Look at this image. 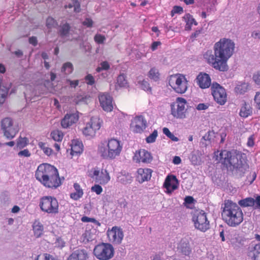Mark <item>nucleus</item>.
Segmentation results:
<instances>
[{
  "instance_id": "f257e3e1",
  "label": "nucleus",
  "mask_w": 260,
  "mask_h": 260,
  "mask_svg": "<svg viewBox=\"0 0 260 260\" xmlns=\"http://www.w3.org/2000/svg\"><path fill=\"white\" fill-rule=\"evenodd\" d=\"M235 46L232 40L220 39L214 45V54L211 51H207L204 55V58L215 69L221 72L227 71L229 69L227 61L233 54Z\"/></svg>"
},
{
  "instance_id": "f03ea898",
  "label": "nucleus",
  "mask_w": 260,
  "mask_h": 260,
  "mask_svg": "<svg viewBox=\"0 0 260 260\" xmlns=\"http://www.w3.org/2000/svg\"><path fill=\"white\" fill-rule=\"evenodd\" d=\"M35 177L47 188L56 189L61 184L58 170L49 164H40L36 171Z\"/></svg>"
},
{
  "instance_id": "7ed1b4c3",
  "label": "nucleus",
  "mask_w": 260,
  "mask_h": 260,
  "mask_svg": "<svg viewBox=\"0 0 260 260\" xmlns=\"http://www.w3.org/2000/svg\"><path fill=\"white\" fill-rule=\"evenodd\" d=\"M241 153L237 151H230L227 150H221L219 156L217 155L218 159L226 167H233V170L242 177L248 169V165L246 162L241 160Z\"/></svg>"
},
{
  "instance_id": "20e7f679",
  "label": "nucleus",
  "mask_w": 260,
  "mask_h": 260,
  "mask_svg": "<svg viewBox=\"0 0 260 260\" xmlns=\"http://www.w3.org/2000/svg\"><path fill=\"white\" fill-rule=\"evenodd\" d=\"M221 217L230 227H237L243 221L244 214L241 207L231 200H225L222 204Z\"/></svg>"
},
{
  "instance_id": "39448f33",
  "label": "nucleus",
  "mask_w": 260,
  "mask_h": 260,
  "mask_svg": "<svg viewBox=\"0 0 260 260\" xmlns=\"http://www.w3.org/2000/svg\"><path fill=\"white\" fill-rule=\"evenodd\" d=\"M122 145L114 138L101 143L98 146V152L105 159H114L119 156L122 151Z\"/></svg>"
},
{
  "instance_id": "423d86ee",
  "label": "nucleus",
  "mask_w": 260,
  "mask_h": 260,
  "mask_svg": "<svg viewBox=\"0 0 260 260\" xmlns=\"http://www.w3.org/2000/svg\"><path fill=\"white\" fill-rule=\"evenodd\" d=\"M169 85L177 93H185L188 88V81L185 76L181 74H176L170 76Z\"/></svg>"
},
{
  "instance_id": "0eeeda50",
  "label": "nucleus",
  "mask_w": 260,
  "mask_h": 260,
  "mask_svg": "<svg viewBox=\"0 0 260 260\" xmlns=\"http://www.w3.org/2000/svg\"><path fill=\"white\" fill-rule=\"evenodd\" d=\"M41 210L49 214H56L59 212V204L57 199L52 196H43L40 199Z\"/></svg>"
},
{
  "instance_id": "6e6552de",
  "label": "nucleus",
  "mask_w": 260,
  "mask_h": 260,
  "mask_svg": "<svg viewBox=\"0 0 260 260\" xmlns=\"http://www.w3.org/2000/svg\"><path fill=\"white\" fill-rule=\"evenodd\" d=\"M1 126L4 136L8 139L14 138L19 131L18 123L10 117L3 119L1 122Z\"/></svg>"
},
{
  "instance_id": "1a4fd4ad",
  "label": "nucleus",
  "mask_w": 260,
  "mask_h": 260,
  "mask_svg": "<svg viewBox=\"0 0 260 260\" xmlns=\"http://www.w3.org/2000/svg\"><path fill=\"white\" fill-rule=\"evenodd\" d=\"M114 250L109 243L98 244L93 249V254L100 260H109L114 256Z\"/></svg>"
},
{
  "instance_id": "9d476101",
  "label": "nucleus",
  "mask_w": 260,
  "mask_h": 260,
  "mask_svg": "<svg viewBox=\"0 0 260 260\" xmlns=\"http://www.w3.org/2000/svg\"><path fill=\"white\" fill-rule=\"evenodd\" d=\"M196 229L205 232L210 228L209 221L208 220L206 213L203 211H196L192 217Z\"/></svg>"
},
{
  "instance_id": "9b49d317",
  "label": "nucleus",
  "mask_w": 260,
  "mask_h": 260,
  "mask_svg": "<svg viewBox=\"0 0 260 260\" xmlns=\"http://www.w3.org/2000/svg\"><path fill=\"white\" fill-rule=\"evenodd\" d=\"M186 100L183 98H177L176 102L171 104V114L177 118L183 119L186 117Z\"/></svg>"
},
{
  "instance_id": "f8f14e48",
  "label": "nucleus",
  "mask_w": 260,
  "mask_h": 260,
  "mask_svg": "<svg viewBox=\"0 0 260 260\" xmlns=\"http://www.w3.org/2000/svg\"><path fill=\"white\" fill-rule=\"evenodd\" d=\"M211 94L214 101L220 105H224L227 101L225 89L217 82L212 83L211 87Z\"/></svg>"
},
{
  "instance_id": "ddd939ff",
  "label": "nucleus",
  "mask_w": 260,
  "mask_h": 260,
  "mask_svg": "<svg viewBox=\"0 0 260 260\" xmlns=\"http://www.w3.org/2000/svg\"><path fill=\"white\" fill-rule=\"evenodd\" d=\"M91 171L93 174L90 175V177L99 184L106 185L111 179L109 173L105 169L102 168L100 170L99 168L95 167L93 168Z\"/></svg>"
},
{
  "instance_id": "4468645a",
  "label": "nucleus",
  "mask_w": 260,
  "mask_h": 260,
  "mask_svg": "<svg viewBox=\"0 0 260 260\" xmlns=\"http://www.w3.org/2000/svg\"><path fill=\"white\" fill-rule=\"evenodd\" d=\"M107 234L109 241L114 245L120 244L124 237L122 230L116 226L109 229Z\"/></svg>"
},
{
  "instance_id": "2eb2a0df",
  "label": "nucleus",
  "mask_w": 260,
  "mask_h": 260,
  "mask_svg": "<svg viewBox=\"0 0 260 260\" xmlns=\"http://www.w3.org/2000/svg\"><path fill=\"white\" fill-rule=\"evenodd\" d=\"M147 127V121L143 116H136L132 121L130 127L135 133H141Z\"/></svg>"
},
{
  "instance_id": "dca6fc26",
  "label": "nucleus",
  "mask_w": 260,
  "mask_h": 260,
  "mask_svg": "<svg viewBox=\"0 0 260 260\" xmlns=\"http://www.w3.org/2000/svg\"><path fill=\"white\" fill-rule=\"evenodd\" d=\"M100 106L107 112H111L113 109V98L108 93H102L99 95Z\"/></svg>"
},
{
  "instance_id": "f3484780",
  "label": "nucleus",
  "mask_w": 260,
  "mask_h": 260,
  "mask_svg": "<svg viewBox=\"0 0 260 260\" xmlns=\"http://www.w3.org/2000/svg\"><path fill=\"white\" fill-rule=\"evenodd\" d=\"M153 157L150 152L145 149H140L136 151L133 157V160L137 162L146 164L150 163Z\"/></svg>"
},
{
  "instance_id": "a211bd4d",
  "label": "nucleus",
  "mask_w": 260,
  "mask_h": 260,
  "mask_svg": "<svg viewBox=\"0 0 260 260\" xmlns=\"http://www.w3.org/2000/svg\"><path fill=\"white\" fill-rule=\"evenodd\" d=\"M197 85L202 89H206L211 86V79L210 76L205 73L201 72L196 78Z\"/></svg>"
},
{
  "instance_id": "6ab92c4d",
  "label": "nucleus",
  "mask_w": 260,
  "mask_h": 260,
  "mask_svg": "<svg viewBox=\"0 0 260 260\" xmlns=\"http://www.w3.org/2000/svg\"><path fill=\"white\" fill-rule=\"evenodd\" d=\"M79 112L76 111L74 113H67L61 121V125L63 128H68L76 123L79 120Z\"/></svg>"
},
{
  "instance_id": "aec40b11",
  "label": "nucleus",
  "mask_w": 260,
  "mask_h": 260,
  "mask_svg": "<svg viewBox=\"0 0 260 260\" xmlns=\"http://www.w3.org/2000/svg\"><path fill=\"white\" fill-rule=\"evenodd\" d=\"M164 186L168 193H171L177 189L178 181L176 177L174 175H168L165 179Z\"/></svg>"
},
{
  "instance_id": "412c9836",
  "label": "nucleus",
  "mask_w": 260,
  "mask_h": 260,
  "mask_svg": "<svg viewBox=\"0 0 260 260\" xmlns=\"http://www.w3.org/2000/svg\"><path fill=\"white\" fill-rule=\"evenodd\" d=\"M152 170L148 168H139L137 170L136 177L137 181L139 183H143L148 181L151 177Z\"/></svg>"
},
{
  "instance_id": "4be33fe9",
  "label": "nucleus",
  "mask_w": 260,
  "mask_h": 260,
  "mask_svg": "<svg viewBox=\"0 0 260 260\" xmlns=\"http://www.w3.org/2000/svg\"><path fill=\"white\" fill-rule=\"evenodd\" d=\"M190 238L186 236L183 238L179 243V248L181 252L185 255H189L191 252V249L189 245Z\"/></svg>"
},
{
  "instance_id": "5701e85b",
  "label": "nucleus",
  "mask_w": 260,
  "mask_h": 260,
  "mask_svg": "<svg viewBox=\"0 0 260 260\" xmlns=\"http://www.w3.org/2000/svg\"><path fill=\"white\" fill-rule=\"evenodd\" d=\"M88 255L84 249H77L74 251L68 257V260H87Z\"/></svg>"
},
{
  "instance_id": "b1692460",
  "label": "nucleus",
  "mask_w": 260,
  "mask_h": 260,
  "mask_svg": "<svg viewBox=\"0 0 260 260\" xmlns=\"http://www.w3.org/2000/svg\"><path fill=\"white\" fill-rule=\"evenodd\" d=\"M71 154L72 156L78 155L82 153L83 145L81 141L77 139H74L71 143Z\"/></svg>"
},
{
  "instance_id": "393cba45",
  "label": "nucleus",
  "mask_w": 260,
  "mask_h": 260,
  "mask_svg": "<svg viewBox=\"0 0 260 260\" xmlns=\"http://www.w3.org/2000/svg\"><path fill=\"white\" fill-rule=\"evenodd\" d=\"M183 19L186 23L185 26V30H190L191 29L192 24H194V25H198V22L193 18V16L189 13L186 14L183 17Z\"/></svg>"
},
{
  "instance_id": "a878e982",
  "label": "nucleus",
  "mask_w": 260,
  "mask_h": 260,
  "mask_svg": "<svg viewBox=\"0 0 260 260\" xmlns=\"http://www.w3.org/2000/svg\"><path fill=\"white\" fill-rule=\"evenodd\" d=\"M74 188L75 192H72L70 194V198L74 200L77 201L82 197L83 195V190L81 188L80 185L77 183L74 184Z\"/></svg>"
},
{
  "instance_id": "bb28decb",
  "label": "nucleus",
  "mask_w": 260,
  "mask_h": 260,
  "mask_svg": "<svg viewBox=\"0 0 260 260\" xmlns=\"http://www.w3.org/2000/svg\"><path fill=\"white\" fill-rule=\"evenodd\" d=\"M252 113V109L251 107L245 103L241 107L239 115L241 117L243 118H247L251 115Z\"/></svg>"
},
{
  "instance_id": "cd10ccee",
  "label": "nucleus",
  "mask_w": 260,
  "mask_h": 260,
  "mask_svg": "<svg viewBox=\"0 0 260 260\" xmlns=\"http://www.w3.org/2000/svg\"><path fill=\"white\" fill-rule=\"evenodd\" d=\"M10 88L11 84L8 86L0 85V105H2L5 103Z\"/></svg>"
},
{
  "instance_id": "c85d7f7f",
  "label": "nucleus",
  "mask_w": 260,
  "mask_h": 260,
  "mask_svg": "<svg viewBox=\"0 0 260 260\" xmlns=\"http://www.w3.org/2000/svg\"><path fill=\"white\" fill-rule=\"evenodd\" d=\"M34 233L36 238H39L43 235L44 228L42 224L38 221H35L33 224Z\"/></svg>"
},
{
  "instance_id": "c756f323",
  "label": "nucleus",
  "mask_w": 260,
  "mask_h": 260,
  "mask_svg": "<svg viewBox=\"0 0 260 260\" xmlns=\"http://www.w3.org/2000/svg\"><path fill=\"white\" fill-rule=\"evenodd\" d=\"M92 128L96 132L101 127L102 120L98 116H93L90 118V121L87 122Z\"/></svg>"
},
{
  "instance_id": "7c9ffc66",
  "label": "nucleus",
  "mask_w": 260,
  "mask_h": 260,
  "mask_svg": "<svg viewBox=\"0 0 260 260\" xmlns=\"http://www.w3.org/2000/svg\"><path fill=\"white\" fill-rule=\"evenodd\" d=\"M147 76L148 78L154 81H158L160 79V74L158 70L155 68H152L148 72Z\"/></svg>"
},
{
  "instance_id": "2f4dec72",
  "label": "nucleus",
  "mask_w": 260,
  "mask_h": 260,
  "mask_svg": "<svg viewBox=\"0 0 260 260\" xmlns=\"http://www.w3.org/2000/svg\"><path fill=\"white\" fill-rule=\"evenodd\" d=\"M254 203L255 200L249 197L239 201L238 205L241 207H252L254 206Z\"/></svg>"
},
{
  "instance_id": "473e14b6",
  "label": "nucleus",
  "mask_w": 260,
  "mask_h": 260,
  "mask_svg": "<svg viewBox=\"0 0 260 260\" xmlns=\"http://www.w3.org/2000/svg\"><path fill=\"white\" fill-rule=\"evenodd\" d=\"M96 236L90 230H86L82 235V240L83 242L87 243L95 240Z\"/></svg>"
},
{
  "instance_id": "72a5a7b5",
  "label": "nucleus",
  "mask_w": 260,
  "mask_h": 260,
  "mask_svg": "<svg viewBox=\"0 0 260 260\" xmlns=\"http://www.w3.org/2000/svg\"><path fill=\"white\" fill-rule=\"evenodd\" d=\"M63 133L58 129H55L51 132L50 136L51 138L56 142H61L63 138Z\"/></svg>"
},
{
  "instance_id": "f704fd0d",
  "label": "nucleus",
  "mask_w": 260,
  "mask_h": 260,
  "mask_svg": "<svg viewBox=\"0 0 260 260\" xmlns=\"http://www.w3.org/2000/svg\"><path fill=\"white\" fill-rule=\"evenodd\" d=\"M133 180L132 177L128 174H120L118 177V181L123 184H129Z\"/></svg>"
},
{
  "instance_id": "c9c22d12",
  "label": "nucleus",
  "mask_w": 260,
  "mask_h": 260,
  "mask_svg": "<svg viewBox=\"0 0 260 260\" xmlns=\"http://www.w3.org/2000/svg\"><path fill=\"white\" fill-rule=\"evenodd\" d=\"M29 143V140L26 137L19 136L16 141L17 147L20 149L26 147Z\"/></svg>"
},
{
  "instance_id": "e433bc0d",
  "label": "nucleus",
  "mask_w": 260,
  "mask_h": 260,
  "mask_svg": "<svg viewBox=\"0 0 260 260\" xmlns=\"http://www.w3.org/2000/svg\"><path fill=\"white\" fill-rule=\"evenodd\" d=\"M251 253L253 260H260V243L255 245Z\"/></svg>"
},
{
  "instance_id": "4c0bfd02",
  "label": "nucleus",
  "mask_w": 260,
  "mask_h": 260,
  "mask_svg": "<svg viewBox=\"0 0 260 260\" xmlns=\"http://www.w3.org/2000/svg\"><path fill=\"white\" fill-rule=\"evenodd\" d=\"M70 28V25L68 23H66L61 25L59 30L60 36L62 37L67 36L69 33Z\"/></svg>"
},
{
  "instance_id": "58836bf2",
  "label": "nucleus",
  "mask_w": 260,
  "mask_h": 260,
  "mask_svg": "<svg viewBox=\"0 0 260 260\" xmlns=\"http://www.w3.org/2000/svg\"><path fill=\"white\" fill-rule=\"evenodd\" d=\"M126 78V75L123 73L120 74L118 76L116 83L119 87H122L126 86L127 81Z\"/></svg>"
},
{
  "instance_id": "ea45409f",
  "label": "nucleus",
  "mask_w": 260,
  "mask_h": 260,
  "mask_svg": "<svg viewBox=\"0 0 260 260\" xmlns=\"http://www.w3.org/2000/svg\"><path fill=\"white\" fill-rule=\"evenodd\" d=\"M82 132L84 135L90 137H93L96 133L88 123H87L86 126L83 129Z\"/></svg>"
},
{
  "instance_id": "a19ab883",
  "label": "nucleus",
  "mask_w": 260,
  "mask_h": 260,
  "mask_svg": "<svg viewBox=\"0 0 260 260\" xmlns=\"http://www.w3.org/2000/svg\"><path fill=\"white\" fill-rule=\"evenodd\" d=\"M38 146L39 148L43 151V152L47 156H50L52 154V149L46 146V143L43 142H40L38 143Z\"/></svg>"
},
{
  "instance_id": "79ce46f5",
  "label": "nucleus",
  "mask_w": 260,
  "mask_h": 260,
  "mask_svg": "<svg viewBox=\"0 0 260 260\" xmlns=\"http://www.w3.org/2000/svg\"><path fill=\"white\" fill-rule=\"evenodd\" d=\"M35 260H59L57 258L49 253H43L38 255Z\"/></svg>"
},
{
  "instance_id": "37998d69",
  "label": "nucleus",
  "mask_w": 260,
  "mask_h": 260,
  "mask_svg": "<svg viewBox=\"0 0 260 260\" xmlns=\"http://www.w3.org/2000/svg\"><path fill=\"white\" fill-rule=\"evenodd\" d=\"M73 71V66L71 62H66L63 64L61 69V72L66 75L70 74Z\"/></svg>"
},
{
  "instance_id": "c03bdc74",
  "label": "nucleus",
  "mask_w": 260,
  "mask_h": 260,
  "mask_svg": "<svg viewBox=\"0 0 260 260\" xmlns=\"http://www.w3.org/2000/svg\"><path fill=\"white\" fill-rule=\"evenodd\" d=\"M247 89V85L245 83H243L238 84L235 88V91L237 93L243 94L246 92Z\"/></svg>"
},
{
  "instance_id": "a18cd8bd",
  "label": "nucleus",
  "mask_w": 260,
  "mask_h": 260,
  "mask_svg": "<svg viewBox=\"0 0 260 260\" xmlns=\"http://www.w3.org/2000/svg\"><path fill=\"white\" fill-rule=\"evenodd\" d=\"M163 133L165 135H166L168 138H169L172 141L174 142H177L179 140V139L175 136L169 129L167 127H164L162 129Z\"/></svg>"
},
{
  "instance_id": "49530a36",
  "label": "nucleus",
  "mask_w": 260,
  "mask_h": 260,
  "mask_svg": "<svg viewBox=\"0 0 260 260\" xmlns=\"http://www.w3.org/2000/svg\"><path fill=\"white\" fill-rule=\"evenodd\" d=\"M58 25L56 21L51 17H48L46 19V26L48 28L56 27Z\"/></svg>"
},
{
  "instance_id": "de8ad7c7",
  "label": "nucleus",
  "mask_w": 260,
  "mask_h": 260,
  "mask_svg": "<svg viewBox=\"0 0 260 260\" xmlns=\"http://www.w3.org/2000/svg\"><path fill=\"white\" fill-rule=\"evenodd\" d=\"M158 136L157 130H154L152 134L146 138V141L148 143H152L155 141Z\"/></svg>"
},
{
  "instance_id": "09e8293b",
  "label": "nucleus",
  "mask_w": 260,
  "mask_h": 260,
  "mask_svg": "<svg viewBox=\"0 0 260 260\" xmlns=\"http://www.w3.org/2000/svg\"><path fill=\"white\" fill-rule=\"evenodd\" d=\"M101 67H99L96 69L97 72H100L102 70H108L110 69V64L108 61H103L100 64Z\"/></svg>"
},
{
  "instance_id": "8fccbe9b",
  "label": "nucleus",
  "mask_w": 260,
  "mask_h": 260,
  "mask_svg": "<svg viewBox=\"0 0 260 260\" xmlns=\"http://www.w3.org/2000/svg\"><path fill=\"white\" fill-rule=\"evenodd\" d=\"M252 80L256 85L260 87V70L253 74Z\"/></svg>"
},
{
  "instance_id": "3c124183",
  "label": "nucleus",
  "mask_w": 260,
  "mask_h": 260,
  "mask_svg": "<svg viewBox=\"0 0 260 260\" xmlns=\"http://www.w3.org/2000/svg\"><path fill=\"white\" fill-rule=\"evenodd\" d=\"M183 8L181 6H175L173 8L171 12V15L173 17L175 14H181L183 13Z\"/></svg>"
},
{
  "instance_id": "603ef678",
  "label": "nucleus",
  "mask_w": 260,
  "mask_h": 260,
  "mask_svg": "<svg viewBox=\"0 0 260 260\" xmlns=\"http://www.w3.org/2000/svg\"><path fill=\"white\" fill-rule=\"evenodd\" d=\"M140 85L141 87L144 90L150 92L151 91V87L150 86V84L147 81L144 80L140 83Z\"/></svg>"
},
{
  "instance_id": "864d4df0",
  "label": "nucleus",
  "mask_w": 260,
  "mask_h": 260,
  "mask_svg": "<svg viewBox=\"0 0 260 260\" xmlns=\"http://www.w3.org/2000/svg\"><path fill=\"white\" fill-rule=\"evenodd\" d=\"M94 41L98 44H103L106 40L104 36L101 34H96L94 37Z\"/></svg>"
},
{
  "instance_id": "5fc2aeb1",
  "label": "nucleus",
  "mask_w": 260,
  "mask_h": 260,
  "mask_svg": "<svg viewBox=\"0 0 260 260\" xmlns=\"http://www.w3.org/2000/svg\"><path fill=\"white\" fill-rule=\"evenodd\" d=\"M85 80L88 85H92L95 83L94 78L91 74L86 75Z\"/></svg>"
},
{
  "instance_id": "6e6d98bb",
  "label": "nucleus",
  "mask_w": 260,
  "mask_h": 260,
  "mask_svg": "<svg viewBox=\"0 0 260 260\" xmlns=\"http://www.w3.org/2000/svg\"><path fill=\"white\" fill-rule=\"evenodd\" d=\"M91 190L97 194H100L103 191V188L100 184H95L91 187Z\"/></svg>"
},
{
  "instance_id": "4d7b16f0",
  "label": "nucleus",
  "mask_w": 260,
  "mask_h": 260,
  "mask_svg": "<svg viewBox=\"0 0 260 260\" xmlns=\"http://www.w3.org/2000/svg\"><path fill=\"white\" fill-rule=\"evenodd\" d=\"M255 137L254 135L250 136L247 140V146L249 147H252L254 145Z\"/></svg>"
},
{
  "instance_id": "13d9d810",
  "label": "nucleus",
  "mask_w": 260,
  "mask_h": 260,
  "mask_svg": "<svg viewBox=\"0 0 260 260\" xmlns=\"http://www.w3.org/2000/svg\"><path fill=\"white\" fill-rule=\"evenodd\" d=\"M18 155L19 156L29 157L31 154L27 149H25L19 151Z\"/></svg>"
},
{
  "instance_id": "bf43d9fd",
  "label": "nucleus",
  "mask_w": 260,
  "mask_h": 260,
  "mask_svg": "<svg viewBox=\"0 0 260 260\" xmlns=\"http://www.w3.org/2000/svg\"><path fill=\"white\" fill-rule=\"evenodd\" d=\"M254 102L256 107L260 110V92H257L254 96Z\"/></svg>"
},
{
  "instance_id": "052dcab7",
  "label": "nucleus",
  "mask_w": 260,
  "mask_h": 260,
  "mask_svg": "<svg viewBox=\"0 0 260 260\" xmlns=\"http://www.w3.org/2000/svg\"><path fill=\"white\" fill-rule=\"evenodd\" d=\"M202 28H200V29L196 30L192 34V35L190 36V38L191 39H194L198 38L199 36V35L202 33Z\"/></svg>"
},
{
  "instance_id": "680f3d73",
  "label": "nucleus",
  "mask_w": 260,
  "mask_h": 260,
  "mask_svg": "<svg viewBox=\"0 0 260 260\" xmlns=\"http://www.w3.org/2000/svg\"><path fill=\"white\" fill-rule=\"evenodd\" d=\"M83 25L86 26L88 27H91L93 25V21L91 19L87 18L85 21L82 22Z\"/></svg>"
},
{
  "instance_id": "e2e57ef3",
  "label": "nucleus",
  "mask_w": 260,
  "mask_h": 260,
  "mask_svg": "<svg viewBox=\"0 0 260 260\" xmlns=\"http://www.w3.org/2000/svg\"><path fill=\"white\" fill-rule=\"evenodd\" d=\"M29 43L32 45L34 46H36L38 44V40L36 37H31L28 40Z\"/></svg>"
},
{
  "instance_id": "0e129e2a",
  "label": "nucleus",
  "mask_w": 260,
  "mask_h": 260,
  "mask_svg": "<svg viewBox=\"0 0 260 260\" xmlns=\"http://www.w3.org/2000/svg\"><path fill=\"white\" fill-rule=\"evenodd\" d=\"M68 82L69 83L70 85L72 87L75 88L76 86H77L79 84V80H71L70 79L67 80Z\"/></svg>"
},
{
  "instance_id": "69168bd1",
  "label": "nucleus",
  "mask_w": 260,
  "mask_h": 260,
  "mask_svg": "<svg viewBox=\"0 0 260 260\" xmlns=\"http://www.w3.org/2000/svg\"><path fill=\"white\" fill-rule=\"evenodd\" d=\"M208 108V105L204 103H200L198 105L197 109L198 110H204Z\"/></svg>"
},
{
  "instance_id": "338daca9",
  "label": "nucleus",
  "mask_w": 260,
  "mask_h": 260,
  "mask_svg": "<svg viewBox=\"0 0 260 260\" xmlns=\"http://www.w3.org/2000/svg\"><path fill=\"white\" fill-rule=\"evenodd\" d=\"M85 100V98L83 97L81 95L77 96L75 99H74V102L76 103V104H79L80 102L84 101Z\"/></svg>"
},
{
  "instance_id": "774afa93",
  "label": "nucleus",
  "mask_w": 260,
  "mask_h": 260,
  "mask_svg": "<svg viewBox=\"0 0 260 260\" xmlns=\"http://www.w3.org/2000/svg\"><path fill=\"white\" fill-rule=\"evenodd\" d=\"M251 37L254 39H260V30L253 31L251 34Z\"/></svg>"
}]
</instances>
